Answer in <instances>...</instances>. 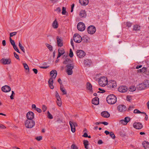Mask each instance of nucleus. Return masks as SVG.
Segmentation results:
<instances>
[{"mask_svg": "<svg viewBox=\"0 0 149 149\" xmlns=\"http://www.w3.org/2000/svg\"><path fill=\"white\" fill-rule=\"evenodd\" d=\"M52 77L48 81V84L50 88L52 89L54 88L53 85V78L55 79L57 75V72L55 70H52L50 73Z\"/></svg>", "mask_w": 149, "mask_h": 149, "instance_id": "nucleus-1", "label": "nucleus"}, {"mask_svg": "<svg viewBox=\"0 0 149 149\" xmlns=\"http://www.w3.org/2000/svg\"><path fill=\"white\" fill-rule=\"evenodd\" d=\"M107 101L109 104H113L116 102V97L113 94L109 95L107 97Z\"/></svg>", "mask_w": 149, "mask_h": 149, "instance_id": "nucleus-2", "label": "nucleus"}, {"mask_svg": "<svg viewBox=\"0 0 149 149\" xmlns=\"http://www.w3.org/2000/svg\"><path fill=\"white\" fill-rule=\"evenodd\" d=\"M24 124L27 128H31L34 126L35 122L32 120L27 119L25 121Z\"/></svg>", "mask_w": 149, "mask_h": 149, "instance_id": "nucleus-3", "label": "nucleus"}, {"mask_svg": "<svg viewBox=\"0 0 149 149\" xmlns=\"http://www.w3.org/2000/svg\"><path fill=\"white\" fill-rule=\"evenodd\" d=\"M107 79L105 77H101L99 80V84L101 86H105L107 84Z\"/></svg>", "mask_w": 149, "mask_h": 149, "instance_id": "nucleus-4", "label": "nucleus"}, {"mask_svg": "<svg viewBox=\"0 0 149 149\" xmlns=\"http://www.w3.org/2000/svg\"><path fill=\"white\" fill-rule=\"evenodd\" d=\"M74 65L73 64H67L66 67L67 68L66 72L67 74L69 75L72 74L73 73L72 69L74 68Z\"/></svg>", "mask_w": 149, "mask_h": 149, "instance_id": "nucleus-5", "label": "nucleus"}, {"mask_svg": "<svg viewBox=\"0 0 149 149\" xmlns=\"http://www.w3.org/2000/svg\"><path fill=\"white\" fill-rule=\"evenodd\" d=\"M73 39L75 42L79 43L81 41L82 38L79 35L75 34L74 36Z\"/></svg>", "mask_w": 149, "mask_h": 149, "instance_id": "nucleus-6", "label": "nucleus"}, {"mask_svg": "<svg viewBox=\"0 0 149 149\" xmlns=\"http://www.w3.org/2000/svg\"><path fill=\"white\" fill-rule=\"evenodd\" d=\"M96 30L95 27L93 25L90 26L88 28V32L90 34H93L95 32Z\"/></svg>", "mask_w": 149, "mask_h": 149, "instance_id": "nucleus-7", "label": "nucleus"}, {"mask_svg": "<svg viewBox=\"0 0 149 149\" xmlns=\"http://www.w3.org/2000/svg\"><path fill=\"white\" fill-rule=\"evenodd\" d=\"M77 54L78 57L79 58H83L86 55V53L83 51L78 50L77 51Z\"/></svg>", "mask_w": 149, "mask_h": 149, "instance_id": "nucleus-8", "label": "nucleus"}, {"mask_svg": "<svg viewBox=\"0 0 149 149\" xmlns=\"http://www.w3.org/2000/svg\"><path fill=\"white\" fill-rule=\"evenodd\" d=\"M77 28L80 31H84L85 29L84 24L83 22H79L77 24Z\"/></svg>", "mask_w": 149, "mask_h": 149, "instance_id": "nucleus-9", "label": "nucleus"}, {"mask_svg": "<svg viewBox=\"0 0 149 149\" xmlns=\"http://www.w3.org/2000/svg\"><path fill=\"white\" fill-rule=\"evenodd\" d=\"M1 62L3 65L10 64L11 63V60L10 58L8 59L3 58L1 60Z\"/></svg>", "mask_w": 149, "mask_h": 149, "instance_id": "nucleus-10", "label": "nucleus"}, {"mask_svg": "<svg viewBox=\"0 0 149 149\" xmlns=\"http://www.w3.org/2000/svg\"><path fill=\"white\" fill-rule=\"evenodd\" d=\"M26 117L27 119L33 120L34 117V115L33 112L29 111L27 113Z\"/></svg>", "mask_w": 149, "mask_h": 149, "instance_id": "nucleus-11", "label": "nucleus"}, {"mask_svg": "<svg viewBox=\"0 0 149 149\" xmlns=\"http://www.w3.org/2000/svg\"><path fill=\"white\" fill-rule=\"evenodd\" d=\"M2 91L5 93H7L10 91L11 90L10 87L7 85H5L2 87L1 88Z\"/></svg>", "mask_w": 149, "mask_h": 149, "instance_id": "nucleus-12", "label": "nucleus"}, {"mask_svg": "<svg viewBox=\"0 0 149 149\" xmlns=\"http://www.w3.org/2000/svg\"><path fill=\"white\" fill-rule=\"evenodd\" d=\"M133 126L134 128L138 130L141 129L143 127L142 125L140 123H134Z\"/></svg>", "mask_w": 149, "mask_h": 149, "instance_id": "nucleus-13", "label": "nucleus"}, {"mask_svg": "<svg viewBox=\"0 0 149 149\" xmlns=\"http://www.w3.org/2000/svg\"><path fill=\"white\" fill-rule=\"evenodd\" d=\"M118 111L120 112H124L127 110L126 107L124 105H120L118 107Z\"/></svg>", "mask_w": 149, "mask_h": 149, "instance_id": "nucleus-14", "label": "nucleus"}, {"mask_svg": "<svg viewBox=\"0 0 149 149\" xmlns=\"http://www.w3.org/2000/svg\"><path fill=\"white\" fill-rule=\"evenodd\" d=\"M56 39L57 40V46L58 47H61L63 46V43L62 42V40L61 38H60L59 36H57L56 37Z\"/></svg>", "mask_w": 149, "mask_h": 149, "instance_id": "nucleus-15", "label": "nucleus"}, {"mask_svg": "<svg viewBox=\"0 0 149 149\" xmlns=\"http://www.w3.org/2000/svg\"><path fill=\"white\" fill-rule=\"evenodd\" d=\"M127 90V87L124 86H121L118 88V91L121 93H125L126 92Z\"/></svg>", "mask_w": 149, "mask_h": 149, "instance_id": "nucleus-16", "label": "nucleus"}, {"mask_svg": "<svg viewBox=\"0 0 149 149\" xmlns=\"http://www.w3.org/2000/svg\"><path fill=\"white\" fill-rule=\"evenodd\" d=\"M108 85L111 88H114L117 86L116 82L114 81H111L109 82Z\"/></svg>", "mask_w": 149, "mask_h": 149, "instance_id": "nucleus-17", "label": "nucleus"}, {"mask_svg": "<svg viewBox=\"0 0 149 149\" xmlns=\"http://www.w3.org/2000/svg\"><path fill=\"white\" fill-rule=\"evenodd\" d=\"M101 114L102 116L105 118H108L110 116V114L106 111L102 112Z\"/></svg>", "mask_w": 149, "mask_h": 149, "instance_id": "nucleus-18", "label": "nucleus"}, {"mask_svg": "<svg viewBox=\"0 0 149 149\" xmlns=\"http://www.w3.org/2000/svg\"><path fill=\"white\" fill-rule=\"evenodd\" d=\"M146 88V86H145L143 83L139 84L136 86L137 89L140 90Z\"/></svg>", "mask_w": 149, "mask_h": 149, "instance_id": "nucleus-19", "label": "nucleus"}, {"mask_svg": "<svg viewBox=\"0 0 149 149\" xmlns=\"http://www.w3.org/2000/svg\"><path fill=\"white\" fill-rule=\"evenodd\" d=\"M99 98L97 97H95L93 99L92 102L93 104L97 105L99 103Z\"/></svg>", "mask_w": 149, "mask_h": 149, "instance_id": "nucleus-20", "label": "nucleus"}, {"mask_svg": "<svg viewBox=\"0 0 149 149\" xmlns=\"http://www.w3.org/2000/svg\"><path fill=\"white\" fill-rule=\"evenodd\" d=\"M79 15L81 18H84L86 15V13L85 10H81L79 13Z\"/></svg>", "mask_w": 149, "mask_h": 149, "instance_id": "nucleus-21", "label": "nucleus"}, {"mask_svg": "<svg viewBox=\"0 0 149 149\" xmlns=\"http://www.w3.org/2000/svg\"><path fill=\"white\" fill-rule=\"evenodd\" d=\"M142 145L145 149H149V143L146 141L142 143Z\"/></svg>", "mask_w": 149, "mask_h": 149, "instance_id": "nucleus-22", "label": "nucleus"}, {"mask_svg": "<svg viewBox=\"0 0 149 149\" xmlns=\"http://www.w3.org/2000/svg\"><path fill=\"white\" fill-rule=\"evenodd\" d=\"M92 86L91 84L89 82H87L86 84V88L87 89L89 90L90 91L92 92Z\"/></svg>", "mask_w": 149, "mask_h": 149, "instance_id": "nucleus-23", "label": "nucleus"}, {"mask_svg": "<svg viewBox=\"0 0 149 149\" xmlns=\"http://www.w3.org/2000/svg\"><path fill=\"white\" fill-rule=\"evenodd\" d=\"M79 2L81 5L86 6L88 3V0H79Z\"/></svg>", "mask_w": 149, "mask_h": 149, "instance_id": "nucleus-24", "label": "nucleus"}, {"mask_svg": "<svg viewBox=\"0 0 149 149\" xmlns=\"http://www.w3.org/2000/svg\"><path fill=\"white\" fill-rule=\"evenodd\" d=\"M58 24L56 19H55L53 22L52 24V26L54 29H57L58 28Z\"/></svg>", "mask_w": 149, "mask_h": 149, "instance_id": "nucleus-25", "label": "nucleus"}, {"mask_svg": "<svg viewBox=\"0 0 149 149\" xmlns=\"http://www.w3.org/2000/svg\"><path fill=\"white\" fill-rule=\"evenodd\" d=\"M69 124L71 128L72 132L74 133L75 132V128L74 125H72V122L71 121L69 122Z\"/></svg>", "mask_w": 149, "mask_h": 149, "instance_id": "nucleus-26", "label": "nucleus"}, {"mask_svg": "<svg viewBox=\"0 0 149 149\" xmlns=\"http://www.w3.org/2000/svg\"><path fill=\"white\" fill-rule=\"evenodd\" d=\"M147 70V68L145 67H143L142 68L138 70H137V72L138 73H143L145 72Z\"/></svg>", "mask_w": 149, "mask_h": 149, "instance_id": "nucleus-27", "label": "nucleus"}, {"mask_svg": "<svg viewBox=\"0 0 149 149\" xmlns=\"http://www.w3.org/2000/svg\"><path fill=\"white\" fill-rule=\"evenodd\" d=\"M83 143L84 144L85 148L86 149H88V145H89V142L87 140H84L83 141Z\"/></svg>", "mask_w": 149, "mask_h": 149, "instance_id": "nucleus-28", "label": "nucleus"}, {"mask_svg": "<svg viewBox=\"0 0 149 149\" xmlns=\"http://www.w3.org/2000/svg\"><path fill=\"white\" fill-rule=\"evenodd\" d=\"M91 60H90L86 59L84 60V64H85L86 66H89L91 64Z\"/></svg>", "mask_w": 149, "mask_h": 149, "instance_id": "nucleus-29", "label": "nucleus"}, {"mask_svg": "<svg viewBox=\"0 0 149 149\" xmlns=\"http://www.w3.org/2000/svg\"><path fill=\"white\" fill-rule=\"evenodd\" d=\"M143 84L146 87H149V80H146L143 82Z\"/></svg>", "mask_w": 149, "mask_h": 149, "instance_id": "nucleus-30", "label": "nucleus"}, {"mask_svg": "<svg viewBox=\"0 0 149 149\" xmlns=\"http://www.w3.org/2000/svg\"><path fill=\"white\" fill-rule=\"evenodd\" d=\"M140 26L136 24L133 26V29L135 31H139L140 30Z\"/></svg>", "mask_w": 149, "mask_h": 149, "instance_id": "nucleus-31", "label": "nucleus"}, {"mask_svg": "<svg viewBox=\"0 0 149 149\" xmlns=\"http://www.w3.org/2000/svg\"><path fill=\"white\" fill-rule=\"evenodd\" d=\"M60 90L63 93V94L65 95L67 94V91L65 89H64L63 87L61 86Z\"/></svg>", "mask_w": 149, "mask_h": 149, "instance_id": "nucleus-32", "label": "nucleus"}, {"mask_svg": "<svg viewBox=\"0 0 149 149\" xmlns=\"http://www.w3.org/2000/svg\"><path fill=\"white\" fill-rule=\"evenodd\" d=\"M19 46L20 49L22 50V51L24 52L25 53V49L24 47L22 46L20 42L19 43Z\"/></svg>", "mask_w": 149, "mask_h": 149, "instance_id": "nucleus-33", "label": "nucleus"}, {"mask_svg": "<svg viewBox=\"0 0 149 149\" xmlns=\"http://www.w3.org/2000/svg\"><path fill=\"white\" fill-rule=\"evenodd\" d=\"M57 101H56V103L57 105L59 107H61V98H58V99H57Z\"/></svg>", "mask_w": 149, "mask_h": 149, "instance_id": "nucleus-34", "label": "nucleus"}, {"mask_svg": "<svg viewBox=\"0 0 149 149\" xmlns=\"http://www.w3.org/2000/svg\"><path fill=\"white\" fill-rule=\"evenodd\" d=\"M71 62V60L68 58H66L65 60L64 61L63 63L65 64H66L68 63H70Z\"/></svg>", "mask_w": 149, "mask_h": 149, "instance_id": "nucleus-35", "label": "nucleus"}, {"mask_svg": "<svg viewBox=\"0 0 149 149\" xmlns=\"http://www.w3.org/2000/svg\"><path fill=\"white\" fill-rule=\"evenodd\" d=\"M24 67L25 69L26 70H28V72L29 71V68L27 64L26 63H24L23 64Z\"/></svg>", "mask_w": 149, "mask_h": 149, "instance_id": "nucleus-36", "label": "nucleus"}, {"mask_svg": "<svg viewBox=\"0 0 149 149\" xmlns=\"http://www.w3.org/2000/svg\"><path fill=\"white\" fill-rule=\"evenodd\" d=\"M129 88L130 91H135L136 90V87L134 86H131Z\"/></svg>", "mask_w": 149, "mask_h": 149, "instance_id": "nucleus-37", "label": "nucleus"}, {"mask_svg": "<svg viewBox=\"0 0 149 149\" xmlns=\"http://www.w3.org/2000/svg\"><path fill=\"white\" fill-rule=\"evenodd\" d=\"M58 52H60L63 54L65 53L64 50V49L62 48L59 49Z\"/></svg>", "mask_w": 149, "mask_h": 149, "instance_id": "nucleus-38", "label": "nucleus"}, {"mask_svg": "<svg viewBox=\"0 0 149 149\" xmlns=\"http://www.w3.org/2000/svg\"><path fill=\"white\" fill-rule=\"evenodd\" d=\"M46 45L50 51L52 50V47L51 45L48 44H46Z\"/></svg>", "mask_w": 149, "mask_h": 149, "instance_id": "nucleus-39", "label": "nucleus"}, {"mask_svg": "<svg viewBox=\"0 0 149 149\" xmlns=\"http://www.w3.org/2000/svg\"><path fill=\"white\" fill-rule=\"evenodd\" d=\"M10 41L11 44L13 46V47L14 45H15L14 41L12 40L10 37Z\"/></svg>", "mask_w": 149, "mask_h": 149, "instance_id": "nucleus-40", "label": "nucleus"}, {"mask_svg": "<svg viewBox=\"0 0 149 149\" xmlns=\"http://www.w3.org/2000/svg\"><path fill=\"white\" fill-rule=\"evenodd\" d=\"M109 135L113 139H114L115 138V136L113 133L112 132H110L109 134Z\"/></svg>", "mask_w": 149, "mask_h": 149, "instance_id": "nucleus-41", "label": "nucleus"}, {"mask_svg": "<svg viewBox=\"0 0 149 149\" xmlns=\"http://www.w3.org/2000/svg\"><path fill=\"white\" fill-rule=\"evenodd\" d=\"M47 117L49 118L52 119L53 118L52 115L50 114L49 111H48L47 112Z\"/></svg>", "mask_w": 149, "mask_h": 149, "instance_id": "nucleus-42", "label": "nucleus"}, {"mask_svg": "<svg viewBox=\"0 0 149 149\" xmlns=\"http://www.w3.org/2000/svg\"><path fill=\"white\" fill-rule=\"evenodd\" d=\"M69 56L70 57H72L73 56V54L72 52V50L70 49V53Z\"/></svg>", "mask_w": 149, "mask_h": 149, "instance_id": "nucleus-43", "label": "nucleus"}, {"mask_svg": "<svg viewBox=\"0 0 149 149\" xmlns=\"http://www.w3.org/2000/svg\"><path fill=\"white\" fill-rule=\"evenodd\" d=\"M66 8L65 7H63L62 8V13L63 15H66Z\"/></svg>", "mask_w": 149, "mask_h": 149, "instance_id": "nucleus-44", "label": "nucleus"}, {"mask_svg": "<svg viewBox=\"0 0 149 149\" xmlns=\"http://www.w3.org/2000/svg\"><path fill=\"white\" fill-rule=\"evenodd\" d=\"M130 118L128 117H126L124 119L125 121L126 122V123H127L130 120Z\"/></svg>", "mask_w": 149, "mask_h": 149, "instance_id": "nucleus-45", "label": "nucleus"}, {"mask_svg": "<svg viewBox=\"0 0 149 149\" xmlns=\"http://www.w3.org/2000/svg\"><path fill=\"white\" fill-rule=\"evenodd\" d=\"M120 123L121 124H122L124 125H126L127 124V123H126V122L124 120H121L120 121Z\"/></svg>", "mask_w": 149, "mask_h": 149, "instance_id": "nucleus-46", "label": "nucleus"}, {"mask_svg": "<svg viewBox=\"0 0 149 149\" xmlns=\"http://www.w3.org/2000/svg\"><path fill=\"white\" fill-rule=\"evenodd\" d=\"M14 56L17 59L20 60V59L19 58V56L18 54H17L15 52L13 53Z\"/></svg>", "mask_w": 149, "mask_h": 149, "instance_id": "nucleus-47", "label": "nucleus"}, {"mask_svg": "<svg viewBox=\"0 0 149 149\" xmlns=\"http://www.w3.org/2000/svg\"><path fill=\"white\" fill-rule=\"evenodd\" d=\"M134 113H140L141 112L137 109H135L134 111Z\"/></svg>", "mask_w": 149, "mask_h": 149, "instance_id": "nucleus-48", "label": "nucleus"}, {"mask_svg": "<svg viewBox=\"0 0 149 149\" xmlns=\"http://www.w3.org/2000/svg\"><path fill=\"white\" fill-rule=\"evenodd\" d=\"M13 47L14 49L16 51H17L18 53H20V52L17 47L16 45H14V46Z\"/></svg>", "mask_w": 149, "mask_h": 149, "instance_id": "nucleus-49", "label": "nucleus"}, {"mask_svg": "<svg viewBox=\"0 0 149 149\" xmlns=\"http://www.w3.org/2000/svg\"><path fill=\"white\" fill-rule=\"evenodd\" d=\"M72 149H78V147L74 144H72L71 146Z\"/></svg>", "mask_w": 149, "mask_h": 149, "instance_id": "nucleus-50", "label": "nucleus"}, {"mask_svg": "<svg viewBox=\"0 0 149 149\" xmlns=\"http://www.w3.org/2000/svg\"><path fill=\"white\" fill-rule=\"evenodd\" d=\"M16 33H17V32H13L10 33V37L11 38V37L15 35H16Z\"/></svg>", "mask_w": 149, "mask_h": 149, "instance_id": "nucleus-51", "label": "nucleus"}, {"mask_svg": "<svg viewBox=\"0 0 149 149\" xmlns=\"http://www.w3.org/2000/svg\"><path fill=\"white\" fill-rule=\"evenodd\" d=\"M55 93H56L55 96H56V98L57 99H58L59 98H61L58 92L57 91H56V92Z\"/></svg>", "mask_w": 149, "mask_h": 149, "instance_id": "nucleus-52", "label": "nucleus"}, {"mask_svg": "<svg viewBox=\"0 0 149 149\" xmlns=\"http://www.w3.org/2000/svg\"><path fill=\"white\" fill-rule=\"evenodd\" d=\"M127 26L128 27H130L132 25V23L130 22H127L126 23Z\"/></svg>", "mask_w": 149, "mask_h": 149, "instance_id": "nucleus-53", "label": "nucleus"}, {"mask_svg": "<svg viewBox=\"0 0 149 149\" xmlns=\"http://www.w3.org/2000/svg\"><path fill=\"white\" fill-rule=\"evenodd\" d=\"M42 110L43 112H45V111L47 109V107L45 105H43L42 106Z\"/></svg>", "mask_w": 149, "mask_h": 149, "instance_id": "nucleus-54", "label": "nucleus"}, {"mask_svg": "<svg viewBox=\"0 0 149 149\" xmlns=\"http://www.w3.org/2000/svg\"><path fill=\"white\" fill-rule=\"evenodd\" d=\"M134 108V107L133 106H130L127 110V111H129L131 110H132Z\"/></svg>", "mask_w": 149, "mask_h": 149, "instance_id": "nucleus-55", "label": "nucleus"}, {"mask_svg": "<svg viewBox=\"0 0 149 149\" xmlns=\"http://www.w3.org/2000/svg\"><path fill=\"white\" fill-rule=\"evenodd\" d=\"M35 110L38 112L39 113H40L42 112V110L40 109L37 107H36V109Z\"/></svg>", "mask_w": 149, "mask_h": 149, "instance_id": "nucleus-56", "label": "nucleus"}, {"mask_svg": "<svg viewBox=\"0 0 149 149\" xmlns=\"http://www.w3.org/2000/svg\"><path fill=\"white\" fill-rule=\"evenodd\" d=\"M42 137L41 136H40L37 137L36 138V139L37 140L39 141L42 139Z\"/></svg>", "mask_w": 149, "mask_h": 149, "instance_id": "nucleus-57", "label": "nucleus"}, {"mask_svg": "<svg viewBox=\"0 0 149 149\" xmlns=\"http://www.w3.org/2000/svg\"><path fill=\"white\" fill-rule=\"evenodd\" d=\"M0 129H5L6 128V127L3 125L0 124Z\"/></svg>", "mask_w": 149, "mask_h": 149, "instance_id": "nucleus-58", "label": "nucleus"}, {"mask_svg": "<svg viewBox=\"0 0 149 149\" xmlns=\"http://www.w3.org/2000/svg\"><path fill=\"white\" fill-rule=\"evenodd\" d=\"M100 91H102V92H100V91H98V93H103L104 92H105V91L104 90H102L100 88H99L98 89Z\"/></svg>", "mask_w": 149, "mask_h": 149, "instance_id": "nucleus-59", "label": "nucleus"}, {"mask_svg": "<svg viewBox=\"0 0 149 149\" xmlns=\"http://www.w3.org/2000/svg\"><path fill=\"white\" fill-rule=\"evenodd\" d=\"M33 71L34 72L35 74H37L38 73V71L37 69L34 68L33 69Z\"/></svg>", "mask_w": 149, "mask_h": 149, "instance_id": "nucleus-60", "label": "nucleus"}, {"mask_svg": "<svg viewBox=\"0 0 149 149\" xmlns=\"http://www.w3.org/2000/svg\"><path fill=\"white\" fill-rule=\"evenodd\" d=\"M82 136L84 137H87L88 136V135L87 133H84V134L82 135Z\"/></svg>", "mask_w": 149, "mask_h": 149, "instance_id": "nucleus-61", "label": "nucleus"}, {"mask_svg": "<svg viewBox=\"0 0 149 149\" xmlns=\"http://www.w3.org/2000/svg\"><path fill=\"white\" fill-rule=\"evenodd\" d=\"M74 6V4H72L71 6V12H72L73 11V9Z\"/></svg>", "mask_w": 149, "mask_h": 149, "instance_id": "nucleus-62", "label": "nucleus"}, {"mask_svg": "<svg viewBox=\"0 0 149 149\" xmlns=\"http://www.w3.org/2000/svg\"><path fill=\"white\" fill-rule=\"evenodd\" d=\"M101 123L104 125H107L108 124V123L106 122H102Z\"/></svg>", "mask_w": 149, "mask_h": 149, "instance_id": "nucleus-63", "label": "nucleus"}, {"mask_svg": "<svg viewBox=\"0 0 149 149\" xmlns=\"http://www.w3.org/2000/svg\"><path fill=\"white\" fill-rule=\"evenodd\" d=\"M56 11H58V12H59V13H60V12H61V8H59V7H58V8L56 9Z\"/></svg>", "mask_w": 149, "mask_h": 149, "instance_id": "nucleus-64", "label": "nucleus"}]
</instances>
